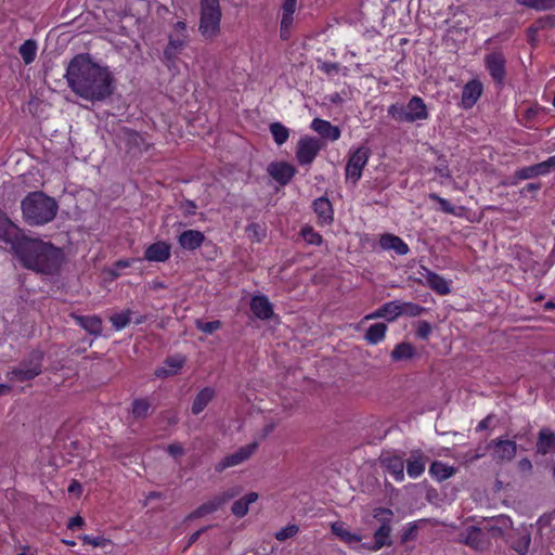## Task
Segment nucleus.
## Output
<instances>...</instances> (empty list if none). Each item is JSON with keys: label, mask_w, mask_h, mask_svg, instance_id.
I'll list each match as a JSON object with an SVG mask.
<instances>
[{"label": "nucleus", "mask_w": 555, "mask_h": 555, "mask_svg": "<svg viewBox=\"0 0 555 555\" xmlns=\"http://www.w3.org/2000/svg\"><path fill=\"white\" fill-rule=\"evenodd\" d=\"M65 78L75 94L91 102L103 101L114 91L112 72L94 63L87 54H78L70 60Z\"/></svg>", "instance_id": "1"}, {"label": "nucleus", "mask_w": 555, "mask_h": 555, "mask_svg": "<svg viewBox=\"0 0 555 555\" xmlns=\"http://www.w3.org/2000/svg\"><path fill=\"white\" fill-rule=\"evenodd\" d=\"M13 250L24 267L41 274H55L63 261L62 249L37 238L22 236Z\"/></svg>", "instance_id": "2"}, {"label": "nucleus", "mask_w": 555, "mask_h": 555, "mask_svg": "<svg viewBox=\"0 0 555 555\" xmlns=\"http://www.w3.org/2000/svg\"><path fill=\"white\" fill-rule=\"evenodd\" d=\"M25 221L31 225H42L52 221L57 212V203L42 192H33L22 201Z\"/></svg>", "instance_id": "3"}, {"label": "nucleus", "mask_w": 555, "mask_h": 555, "mask_svg": "<svg viewBox=\"0 0 555 555\" xmlns=\"http://www.w3.org/2000/svg\"><path fill=\"white\" fill-rule=\"evenodd\" d=\"M388 116L397 122H417L428 119L427 105L421 96L414 95L406 105L391 104L387 109Z\"/></svg>", "instance_id": "4"}, {"label": "nucleus", "mask_w": 555, "mask_h": 555, "mask_svg": "<svg viewBox=\"0 0 555 555\" xmlns=\"http://www.w3.org/2000/svg\"><path fill=\"white\" fill-rule=\"evenodd\" d=\"M221 16L220 0H201L198 30L204 38L212 40L220 34Z\"/></svg>", "instance_id": "5"}, {"label": "nucleus", "mask_w": 555, "mask_h": 555, "mask_svg": "<svg viewBox=\"0 0 555 555\" xmlns=\"http://www.w3.org/2000/svg\"><path fill=\"white\" fill-rule=\"evenodd\" d=\"M371 151L366 146H360L349 152V157L345 168V177L347 182H350L353 186L360 181L362 171L367 165Z\"/></svg>", "instance_id": "6"}, {"label": "nucleus", "mask_w": 555, "mask_h": 555, "mask_svg": "<svg viewBox=\"0 0 555 555\" xmlns=\"http://www.w3.org/2000/svg\"><path fill=\"white\" fill-rule=\"evenodd\" d=\"M43 354L41 351H33L28 358L11 371V379L20 383L34 379L42 371Z\"/></svg>", "instance_id": "7"}, {"label": "nucleus", "mask_w": 555, "mask_h": 555, "mask_svg": "<svg viewBox=\"0 0 555 555\" xmlns=\"http://www.w3.org/2000/svg\"><path fill=\"white\" fill-rule=\"evenodd\" d=\"M188 42L186 25L184 22H177L169 36V42L164 50V59L168 66L175 63L177 55Z\"/></svg>", "instance_id": "8"}, {"label": "nucleus", "mask_w": 555, "mask_h": 555, "mask_svg": "<svg viewBox=\"0 0 555 555\" xmlns=\"http://www.w3.org/2000/svg\"><path fill=\"white\" fill-rule=\"evenodd\" d=\"M459 541L476 551H486L490 546V538L481 527H467L460 533Z\"/></svg>", "instance_id": "9"}, {"label": "nucleus", "mask_w": 555, "mask_h": 555, "mask_svg": "<svg viewBox=\"0 0 555 555\" xmlns=\"http://www.w3.org/2000/svg\"><path fill=\"white\" fill-rule=\"evenodd\" d=\"M320 150L321 143L319 139L308 135L300 138L296 147L297 162L302 166L310 165Z\"/></svg>", "instance_id": "10"}, {"label": "nucleus", "mask_w": 555, "mask_h": 555, "mask_svg": "<svg viewBox=\"0 0 555 555\" xmlns=\"http://www.w3.org/2000/svg\"><path fill=\"white\" fill-rule=\"evenodd\" d=\"M257 448L258 442H253L240 448L232 454L224 456L220 462L216 464V472L221 473L229 467L240 465L241 463L248 460L256 452Z\"/></svg>", "instance_id": "11"}, {"label": "nucleus", "mask_w": 555, "mask_h": 555, "mask_svg": "<svg viewBox=\"0 0 555 555\" xmlns=\"http://www.w3.org/2000/svg\"><path fill=\"white\" fill-rule=\"evenodd\" d=\"M493 450L492 459L496 463L511 462L517 453V444L513 440L494 439L489 443Z\"/></svg>", "instance_id": "12"}, {"label": "nucleus", "mask_w": 555, "mask_h": 555, "mask_svg": "<svg viewBox=\"0 0 555 555\" xmlns=\"http://www.w3.org/2000/svg\"><path fill=\"white\" fill-rule=\"evenodd\" d=\"M505 64L506 60L500 52H492L485 57V65L498 83H502L505 78Z\"/></svg>", "instance_id": "13"}, {"label": "nucleus", "mask_w": 555, "mask_h": 555, "mask_svg": "<svg viewBox=\"0 0 555 555\" xmlns=\"http://www.w3.org/2000/svg\"><path fill=\"white\" fill-rule=\"evenodd\" d=\"M531 543V531L528 526H520L515 529L513 535L509 539L511 547L518 555H527Z\"/></svg>", "instance_id": "14"}, {"label": "nucleus", "mask_w": 555, "mask_h": 555, "mask_svg": "<svg viewBox=\"0 0 555 555\" xmlns=\"http://www.w3.org/2000/svg\"><path fill=\"white\" fill-rule=\"evenodd\" d=\"M22 236H25L21 230L8 218V216L0 210V240L9 243L13 249L15 242H18Z\"/></svg>", "instance_id": "15"}, {"label": "nucleus", "mask_w": 555, "mask_h": 555, "mask_svg": "<svg viewBox=\"0 0 555 555\" xmlns=\"http://www.w3.org/2000/svg\"><path fill=\"white\" fill-rule=\"evenodd\" d=\"M267 170L270 177L282 185L287 184L296 172L295 167L285 162L271 163Z\"/></svg>", "instance_id": "16"}, {"label": "nucleus", "mask_w": 555, "mask_h": 555, "mask_svg": "<svg viewBox=\"0 0 555 555\" xmlns=\"http://www.w3.org/2000/svg\"><path fill=\"white\" fill-rule=\"evenodd\" d=\"M512 526L513 521L508 516L500 515L486 521L481 528L491 540L492 538L503 537L505 530L512 528Z\"/></svg>", "instance_id": "17"}, {"label": "nucleus", "mask_w": 555, "mask_h": 555, "mask_svg": "<svg viewBox=\"0 0 555 555\" xmlns=\"http://www.w3.org/2000/svg\"><path fill=\"white\" fill-rule=\"evenodd\" d=\"M171 246L164 241L151 244L144 251V259L151 262H165L170 258Z\"/></svg>", "instance_id": "18"}, {"label": "nucleus", "mask_w": 555, "mask_h": 555, "mask_svg": "<svg viewBox=\"0 0 555 555\" xmlns=\"http://www.w3.org/2000/svg\"><path fill=\"white\" fill-rule=\"evenodd\" d=\"M186 362L183 356H173L165 360L164 364L156 369L155 376L158 378H165L177 375Z\"/></svg>", "instance_id": "19"}, {"label": "nucleus", "mask_w": 555, "mask_h": 555, "mask_svg": "<svg viewBox=\"0 0 555 555\" xmlns=\"http://www.w3.org/2000/svg\"><path fill=\"white\" fill-rule=\"evenodd\" d=\"M482 83L478 80L468 81L462 91V106L472 108L482 94Z\"/></svg>", "instance_id": "20"}, {"label": "nucleus", "mask_w": 555, "mask_h": 555, "mask_svg": "<svg viewBox=\"0 0 555 555\" xmlns=\"http://www.w3.org/2000/svg\"><path fill=\"white\" fill-rule=\"evenodd\" d=\"M70 317L89 334L94 336H100L102 334L103 321L99 315L83 317L72 313Z\"/></svg>", "instance_id": "21"}, {"label": "nucleus", "mask_w": 555, "mask_h": 555, "mask_svg": "<svg viewBox=\"0 0 555 555\" xmlns=\"http://www.w3.org/2000/svg\"><path fill=\"white\" fill-rule=\"evenodd\" d=\"M379 246L384 250H393L397 255H406L410 250L406 243H404L399 236L386 233L379 238Z\"/></svg>", "instance_id": "22"}, {"label": "nucleus", "mask_w": 555, "mask_h": 555, "mask_svg": "<svg viewBox=\"0 0 555 555\" xmlns=\"http://www.w3.org/2000/svg\"><path fill=\"white\" fill-rule=\"evenodd\" d=\"M382 464L396 481L404 479V461L398 455H385L382 457Z\"/></svg>", "instance_id": "23"}, {"label": "nucleus", "mask_w": 555, "mask_h": 555, "mask_svg": "<svg viewBox=\"0 0 555 555\" xmlns=\"http://www.w3.org/2000/svg\"><path fill=\"white\" fill-rule=\"evenodd\" d=\"M535 449L541 455L555 452V433L547 427L540 429Z\"/></svg>", "instance_id": "24"}, {"label": "nucleus", "mask_w": 555, "mask_h": 555, "mask_svg": "<svg viewBox=\"0 0 555 555\" xmlns=\"http://www.w3.org/2000/svg\"><path fill=\"white\" fill-rule=\"evenodd\" d=\"M297 0H284L282 5L281 37L288 38V31L294 22Z\"/></svg>", "instance_id": "25"}, {"label": "nucleus", "mask_w": 555, "mask_h": 555, "mask_svg": "<svg viewBox=\"0 0 555 555\" xmlns=\"http://www.w3.org/2000/svg\"><path fill=\"white\" fill-rule=\"evenodd\" d=\"M311 129L318 132L321 137L336 141L340 138V129L333 126L330 121L314 118L311 122Z\"/></svg>", "instance_id": "26"}, {"label": "nucleus", "mask_w": 555, "mask_h": 555, "mask_svg": "<svg viewBox=\"0 0 555 555\" xmlns=\"http://www.w3.org/2000/svg\"><path fill=\"white\" fill-rule=\"evenodd\" d=\"M546 175L545 166L542 163L524 167L515 171V173L511 177V184L516 185L522 180L532 179L538 176Z\"/></svg>", "instance_id": "27"}, {"label": "nucleus", "mask_w": 555, "mask_h": 555, "mask_svg": "<svg viewBox=\"0 0 555 555\" xmlns=\"http://www.w3.org/2000/svg\"><path fill=\"white\" fill-rule=\"evenodd\" d=\"M427 282H423L421 279H415L418 283L428 286L430 289L439 295H448L451 292L449 282L435 272H427Z\"/></svg>", "instance_id": "28"}, {"label": "nucleus", "mask_w": 555, "mask_h": 555, "mask_svg": "<svg viewBox=\"0 0 555 555\" xmlns=\"http://www.w3.org/2000/svg\"><path fill=\"white\" fill-rule=\"evenodd\" d=\"M205 240L204 234L197 230H186L182 232L178 242L183 249L194 250L198 248Z\"/></svg>", "instance_id": "29"}, {"label": "nucleus", "mask_w": 555, "mask_h": 555, "mask_svg": "<svg viewBox=\"0 0 555 555\" xmlns=\"http://www.w3.org/2000/svg\"><path fill=\"white\" fill-rule=\"evenodd\" d=\"M426 459L421 451H413L406 462L408 475L415 479L425 472Z\"/></svg>", "instance_id": "30"}, {"label": "nucleus", "mask_w": 555, "mask_h": 555, "mask_svg": "<svg viewBox=\"0 0 555 555\" xmlns=\"http://www.w3.org/2000/svg\"><path fill=\"white\" fill-rule=\"evenodd\" d=\"M250 309L257 318L262 320H267L273 314L272 305L266 296L253 297L250 301Z\"/></svg>", "instance_id": "31"}, {"label": "nucleus", "mask_w": 555, "mask_h": 555, "mask_svg": "<svg viewBox=\"0 0 555 555\" xmlns=\"http://www.w3.org/2000/svg\"><path fill=\"white\" fill-rule=\"evenodd\" d=\"M313 209L321 224H330L333 221V207L326 197H319L313 202Z\"/></svg>", "instance_id": "32"}, {"label": "nucleus", "mask_w": 555, "mask_h": 555, "mask_svg": "<svg viewBox=\"0 0 555 555\" xmlns=\"http://www.w3.org/2000/svg\"><path fill=\"white\" fill-rule=\"evenodd\" d=\"M332 532L343 542L351 545L361 542L360 534L353 533L343 521H335L331 525Z\"/></svg>", "instance_id": "33"}, {"label": "nucleus", "mask_w": 555, "mask_h": 555, "mask_svg": "<svg viewBox=\"0 0 555 555\" xmlns=\"http://www.w3.org/2000/svg\"><path fill=\"white\" fill-rule=\"evenodd\" d=\"M456 473V468L441 461H435L429 467V475L441 482L451 478Z\"/></svg>", "instance_id": "34"}, {"label": "nucleus", "mask_w": 555, "mask_h": 555, "mask_svg": "<svg viewBox=\"0 0 555 555\" xmlns=\"http://www.w3.org/2000/svg\"><path fill=\"white\" fill-rule=\"evenodd\" d=\"M259 495L257 492H249L243 498L236 500L231 507V512L234 516L242 518L247 515L249 505L258 500Z\"/></svg>", "instance_id": "35"}, {"label": "nucleus", "mask_w": 555, "mask_h": 555, "mask_svg": "<svg viewBox=\"0 0 555 555\" xmlns=\"http://www.w3.org/2000/svg\"><path fill=\"white\" fill-rule=\"evenodd\" d=\"M215 397V389L211 387L203 388L194 398L192 403V413L199 414Z\"/></svg>", "instance_id": "36"}, {"label": "nucleus", "mask_w": 555, "mask_h": 555, "mask_svg": "<svg viewBox=\"0 0 555 555\" xmlns=\"http://www.w3.org/2000/svg\"><path fill=\"white\" fill-rule=\"evenodd\" d=\"M391 528L388 522H384L374 533V545L369 546L372 551H378L383 546L390 545Z\"/></svg>", "instance_id": "37"}, {"label": "nucleus", "mask_w": 555, "mask_h": 555, "mask_svg": "<svg viewBox=\"0 0 555 555\" xmlns=\"http://www.w3.org/2000/svg\"><path fill=\"white\" fill-rule=\"evenodd\" d=\"M386 332L385 323H375L367 328L364 338L370 345H376L385 338Z\"/></svg>", "instance_id": "38"}, {"label": "nucleus", "mask_w": 555, "mask_h": 555, "mask_svg": "<svg viewBox=\"0 0 555 555\" xmlns=\"http://www.w3.org/2000/svg\"><path fill=\"white\" fill-rule=\"evenodd\" d=\"M415 354V349L410 343L398 344L391 351L393 361L409 360Z\"/></svg>", "instance_id": "39"}, {"label": "nucleus", "mask_w": 555, "mask_h": 555, "mask_svg": "<svg viewBox=\"0 0 555 555\" xmlns=\"http://www.w3.org/2000/svg\"><path fill=\"white\" fill-rule=\"evenodd\" d=\"M18 52L26 65L33 63L37 54V43L35 40H26L18 49Z\"/></svg>", "instance_id": "40"}, {"label": "nucleus", "mask_w": 555, "mask_h": 555, "mask_svg": "<svg viewBox=\"0 0 555 555\" xmlns=\"http://www.w3.org/2000/svg\"><path fill=\"white\" fill-rule=\"evenodd\" d=\"M132 314L133 312L130 309H127L125 311L111 315L109 321L112 322L116 331H121L127 325H129V323L132 320Z\"/></svg>", "instance_id": "41"}, {"label": "nucleus", "mask_w": 555, "mask_h": 555, "mask_svg": "<svg viewBox=\"0 0 555 555\" xmlns=\"http://www.w3.org/2000/svg\"><path fill=\"white\" fill-rule=\"evenodd\" d=\"M220 508V505L219 503L217 502L216 498L214 496L211 500H209L208 502L202 504L201 506H198L195 511H193L189 518L191 519H196V518H201L207 514H210V513H214L216 511H218Z\"/></svg>", "instance_id": "42"}, {"label": "nucleus", "mask_w": 555, "mask_h": 555, "mask_svg": "<svg viewBox=\"0 0 555 555\" xmlns=\"http://www.w3.org/2000/svg\"><path fill=\"white\" fill-rule=\"evenodd\" d=\"M270 132L275 141V143L278 145H282L284 144L288 137H289V131L288 129L282 125L281 122H273L270 125Z\"/></svg>", "instance_id": "43"}, {"label": "nucleus", "mask_w": 555, "mask_h": 555, "mask_svg": "<svg viewBox=\"0 0 555 555\" xmlns=\"http://www.w3.org/2000/svg\"><path fill=\"white\" fill-rule=\"evenodd\" d=\"M385 319L395 321L398 317L402 315L401 301L393 300L386 302L382 306Z\"/></svg>", "instance_id": "44"}, {"label": "nucleus", "mask_w": 555, "mask_h": 555, "mask_svg": "<svg viewBox=\"0 0 555 555\" xmlns=\"http://www.w3.org/2000/svg\"><path fill=\"white\" fill-rule=\"evenodd\" d=\"M150 409L151 402L147 399H135L132 402V414L135 418H145Z\"/></svg>", "instance_id": "45"}, {"label": "nucleus", "mask_w": 555, "mask_h": 555, "mask_svg": "<svg viewBox=\"0 0 555 555\" xmlns=\"http://www.w3.org/2000/svg\"><path fill=\"white\" fill-rule=\"evenodd\" d=\"M242 491H243V488L241 486H233V487H230V488L225 489L224 491L218 493L215 498L221 507L223 504H225L230 500L238 496L242 493Z\"/></svg>", "instance_id": "46"}, {"label": "nucleus", "mask_w": 555, "mask_h": 555, "mask_svg": "<svg viewBox=\"0 0 555 555\" xmlns=\"http://www.w3.org/2000/svg\"><path fill=\"white\" fill-rule=\"evenodd\" d=\"M518 4L535 10H548L555 5V0H516Z\"/></svg>", "instance_id": "47"}, {"label": "nucleus", "mask_w": 555, "mask_h": 555, "mask_svg": "<svg viewBox=\"0 0 555 555\" xmlns=\"http://www.w3.org/2000/svg\"><path fill=\"white\" fill-rule=\"evenodd\" d=\"M401 310L402 315L414 318L421 315L426 309L414 302L401 301Z\"/></svg>", "instance_id": "48"}, {"label": "nucleus", "mask_w": 555, "mask_h": 555, "mask_svg": "<svg viewBox=\"0 0 555 555\" xmlns=\"http://www.w3.org/2000/svg\"><path fill=\"white\" fill-rule=\"evenodd\" d=\"M298 532L299 527L295 524H292L275 532L274 537L278 541H285L295 537Z\"/></svg>", "instance_id": "49"}, {"label": "nucleus", "mask_w": 555, "mask_h": 555, "mask_svg": "<svg viewBox=\"0 0 555 555\" xmlns=\"http://www.w3.org/2000/svg\"><path fill=\"white\" fill-rule=\"evenodd\" d=\"M195 325H196L197 330H199L206 334H212L214 332H216L217 330H219L221 327V322L218 320L210 321V322H204L202 320H196Z\"/></svg>", "instance_id": "50"}, {"label": "nucleus", "mask_w": 555, "mask_h": 555, "mask_svg": "<svg viewBox=\"0 0 555 555\" xmlns=\"http://www.w3.org/2000/svg\"><path fill=\"white\" fill-rule=\"evenodd\" d=\"M301 235L306 242L312 245H320L322 243V237L319 233H317L312 228L307 227L301 230Z\"/></svg>", "instance_id": "51"}, {"label": "nucleus", "mask_w": 555, "mask_h": 555, "mask_svg": "<svg viewBox=\"0 0 555 555\" xmlns=\"http://www.w3.org/2000/svg\"><path fill=\"white\" fill-rule=\"evenodd\" d=\"M489 449H491L489 447V444H487L483 448L479 447L474 452L470 451V452L465 453L462 456V459H463L464 463H472V462L477 461V460L481 459L482 456H485Z\"/></svg>", "instance_id": "52"}, {"label": "nucleus", "mask_w": 555, "mask_h": 555, "mask_svg": "<svg viewBox=\"0 0 555 555\" xmlns=\"http://www.w3.org/2000/svg\"><path fill=\"white\" fill-rule=\"evenodd\" d=\"M80 539L85 544H90L94 547H105L107 544L111 543L109 540H107L103 537H91V535L85 534V535L80 537Z\"/></svg>", "instance_id": "53"}, {"label": "nucleus", "mask_w": 555, "mask_h": 555, "mask_svg": "<svg viewBox=\"0 0 555 555\" xmlns=\"http://www.w3.org/2000/svg\"><path fill=\"white\" fill-rule=\"evenodd\" d=\"M415 327L416 335L421 339H427L433 332V327L427 321H417Z\"/></svg>", "instance_id": "54"}, {"label": "nucleus", "mask_w": 555, "mask_h": 555, "mask_svg": "<svg viewBox=\"0 0 555 555\" xmlns=\"http://www.w3.org/2000/svg\"><path fill=\"white\" fill-rule=\"evenodd\" d=\"M429 197L434 201H437L440 204L441 210L447 214H453L454 208L453 206L444 198L440 197L439 195L431 193Z\"/></svg>", "instance_id": "55"}, {"label": "nucleus", "mask_w": 555, "mask_h": 555, "mask_svg": "<svg viewBox=\"0 0 555 555\" xmlns=\"http://www.w3.org/2000/svg\"><path fill=\"white\" fill-rule=\"evenodd\" d=\"M246 231H247L249 237H251L258 242L263 236V231H262L261 227L257 223L249 224L247 227Z\"/></svg>", "instance_id": "56"}, {"label": "nucleus", "mask_w": 555, "mask_h": 555, "mask_svg": "<svg viewBox=\"0 0 555 555\" xmlns=\"http://www.w3.org/2000/svg\"><path fill=\"white\" fill-rule=\"evenodd\" d=\"M319 68L327 74V75H331V74H337L340 69V65L338 63H330V62H323Z\"/></svg>", "instance_id": "57"}, {"label": "nucleus", "mask_w": 555, "mask_h": 555, "mask_svg": "<svg viewBox=\"0 0 555 555\" xmlns=\"http://www.w3.org/2000/svg\"><path fill=\"white\" fill-rule=\"evenodd\" d=\"M168 453L173 457H180L184 454V449L180 443H171L167 447Z\"/></svg>", "instance_id": "58"}, {"label": "nucleus", "mask_w": 555, "mask_h": 555, "mask_svg": "<svg viewBox=\"0 0 555 555\" xmlns=\"http://www.w3.org/2000/svg\"><path fill=\"white\" fill-rule=\"evenodd\" d=\"M517 467L519 472L528 474L532 470V463L529 459L525 457L518 461Z\"/></svg>", "instance_id": "59"}, {"label": "nucleus", "mask_w": 555, "mask_h": 555, "mask_svg": "<svg viewBox=\"0 0 555 555\" xmlns=\"http://www.w3.org/2000/svg\"><path fill=\"white\" fill-rule=\"evenodd\" d=\"M551 521L552 517L550 515H543L537 520L535 526L538 527V530L541 532L545 527L551 526Z\"/></svg>", "instance_id": "60"}, {"label": "nucleus", "mask_w": 555, "mask_h": 555, "mask_svg": "<svg viewBox=\"0 0 555 555\" xmlns=\"http://www.w3.org/2000/svg\"><path fill=\"white\" fill-rule=\"evenodd\" d=\"M85 524L82 517L80 516H75L73 518L69 519V522H68V528L69 529H75V528H80L82 527Z\"/></svg>", "instance_id": "61"}, {"label": "nucleus", "mask_w": 555, "mask_h": 555, "mask_svg": "<svg viewBox=\"0 0 555 555\" xmlns=\"http://www.w3.org/2000/svg\"><path fill=\"white\" fill-rule=\"evenodd\" d=\"M380 318H385L382 307L378 308L377 310H375L374 312L366 314L363 320L369 321V320H375V319H380Z\"/></svg>", "instance_id": "62"}, {"label": "nucleus", "mask_w": 555, "mask_h": 555, "mask_svg": "<svg viewBox=\"0 0 555 555\" xmlns=\"http://www.w3.org/2000/svg\"><path fill=\"white\" fill-rule=\"evenodd\" d=\"M492 421V415H488L487 417H485L483 420H481L477 426V430H485V429H488L489 426H490V423Z\"/></svg>", "instance_id": "63"}, {"label": "nucleus", "mask_w": 555, "mask_h": 555, "mask_svg": "<svg viewBox=\"0 0 555 555\" xmlns=\"http://www.w3.org/2000/svg\"><path fill=\"white\" fill-rule=\"evenodd\" d=\"M68 492L69 493H81L82 487L77 480H73L72 483L68 486Z\"/></svg>", "instance_id": "64"}]
</instances>
